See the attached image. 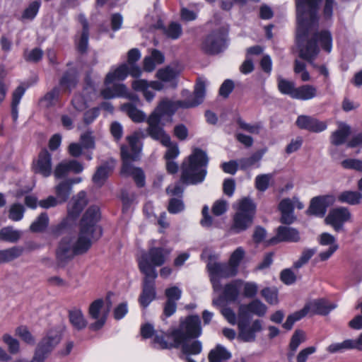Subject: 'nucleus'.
Listing matches in <instances>:
<instances>
[{
  "label": "nucleus",
  "instance_id": "obj_1",
  "mask_svg": "<svg viewBox=\"0 0 362 362\" xmlns=\"http://www.w3.org/2000/svg\"><path fill=\"white\" fill-rule=\"evenodd\" d=\"M100 218L99 207L90 206L81 220L78 236L65 235L59 241L55 250L59 267H64L76 256L86 253L90 248L93 240L101 237L102 229L97 225Z\"/></svg>",
  "mask_w": 362,
  "mask_h": 362
},
{
  "label": "nucleus",
  "instance_id": "obj_2",
  "mask_svg": "<svg viewBox=\"0 0 362 362\" xmlns=\"http://www.w3.org/2000/svg\"><path fill=\"white\" fill-rule=\"evenodd\" d=\"M202 333L201 320L198 315H189L180 320V326L171 328L168 335V340H164L163 335L156 334L154 343L161 349L181 348L182 353L185 355L187 362L193 361L190 355L201 353L202 343L199 341H190L189 339L198 337Z\"/></svg>",
  "mask_w": 362,
  "mask_h": 362
},
{
  "label": "nucleus",
  "instance_id": "obj_3",
  "mask_svg": "<svg viewBox=\"0 0 362 362\" xmlns=\"http://www.w3.org/2000/svg\"><path fill=\"white\" fill-rule=\"evenodd\" d=\"M208 162L209 158L206 152L198 148H194L182 164L180 180L166 188L167 194L182 198L184 185H197L202 182L207 173Z\"/></svg>",
  "mask_w": 362,
  "mask_h": 362
},
{
  "label": "nucleus",
  "instance_id": "obj_4",
  "mask_svg": "<svg viewBox=\"0 0 362 362\" xmlns=\"http://www.w3.org/2000/svg\"><path fill=\"white\" fill-rule=\"evenodd\" d=\"M322 9L323 16L325 19H331L334 7L336 6L334 0H324ZM322 0H296L297 33L298 39L301 37H313L318 28L320 4Z\"/></svg>",
  "mask_w": 362,
  "mask_h": 362
},
{
  "label": "nucleus",
  "instance_id": "obj_5",
  "mask_svg": "<svg viewBox=\"0 0 362 362\" xmlns=\"http://www.w3.org/2000/svg\"><path fill=\"white\" fill-rule=\"evenodd\" d=\"M298 39L296 36V41L299 47V57L308 61L314 68L317 69L320 73L325 78L329 77V71L325 65L317 66L314 60L320 52L318 44L322 49L329 53L332 48V37L330 32L322 30L315 33L313 37H301Z\"/></svg>",
  "mask_w": 362,
  "mask_h": 362
},
{
  "label": "nucleus",
  "instance_id": "obj_6",
  "mask_svg": "<svg viewBox=\"0 0 362 362\" xmlns=\"http://www.w3.org/2000/svg\"><path fill=\"white\" fill-rule=\"evenodd\" d=\"M144 136L142 132H134L127 137L130 150L126 146L121 147L122 160L121 175L125 177H132L139 187L144 186L145 175L141 168L134 167L131 162L139 160V153L141 151L139 138Z\"/></svg>",
  "mask_w": 362,
  "mask_h": 362
},
{
  "label": "nucleus",
  "instance_id": "obj_7",
  "mask_svg": "<svg viewBox=\"0 0 362 362\" xmlns=\"http://www.w3.org/2000/svg\"><path fill=\"white\" fill-rule=\"evenodd\" d=\"M205 93L206 81L202 78H198L192 95L183 100L172 101L164 98L160 100L156 108L151 114L161 120L165 116L171 117L178 108L188 109L201 104L205 97Z\"/></svg>",
  "mask_w": 362,
  "mask_h": 362
},
{
  "label": "nucleus",
  "instance_id": "obj_8",
  "mask_svg": "<svg viewBox=\"0 0 362 362\" xmlns=\"http://www.w3.org/2000/svg\"><path fill=\"white\" fill-rule=\"evenodd\" d=\"M171 250L152 247L147 252H144L138 260L139 268L142 274L148 276L157 277L156 267L162 266L168 259Z\"/></svg>",
  "mask_w": 362,
  "mask_h": 362
},
{
  "label": "nucleus",
  "instance_id": "obj_9",
  "mask_svg": "<svg viewBox=\"0 0 362 362\" xmlns=\"http://www.w3.org/2000/svg\"><path fill=\"white\" fill-rule=\"evenodd\" d=\"M256 205L251 199H241L233 216L230 230L238 234L247 230L253 223Z\"/></svg>",
  "mask_w": 362,
  "mask_h": 362
},
{
  "label": "nucleus",
  "instance_id": "obj_10",
  "mask_svg": "<svg viewBox=\"0 0 362 362\" xmlns=\"http://www.w3.org/2000/svg\"><path fill=\"white\" fill-rule=\"evenodd\" d=\"M62 334L57 329H49L38 342L34 356L30 362H45V358L59 344Z\"/></svg>",
  "mask_w": 362,
  "mask_h": 362
},
{
  "label": "nucleus",
  "instance_id": "obj_11",
  "mask_svg": "<svg viewBox=\"0 0 362 362\" xmlns=\"http://www.w3.org/2000/svg\"><path fill=\"white\" fill-rule=\"evenodd\" d=\"M238 338L245 342L255 341L256 334L262 329V322L255 320L250 323V316H243V313L238 315Z\"/></svg>",
  "mask_w": 362,
  "mask_h": 362
},
{
  "label": "nucleus",
  "instance_id": "obj_12",
  "mask_svg": "<svg viewBox=\"0 0 362 362\" xmlns=\"http://www.w3.org/2000/svg\"><path fill=\"white\" fill-rule=\"evenodd\" d=\"M206 267L210 281L215 291H220L221 288L220 281L221 278H229L236 275L228 263L217 262L210 259Z\"/></svg>",
  "mask_w": 362,
  "mask_h": 362
},
{
  "label": "nucleus",
  "instance_id": "obj_13",
  "mask_svg": "<svg viewBox=\"0 0 362 362\" xmlns=\"http://www.w3.org/2000/svg\"><path fill=\"white\" fill-rule=\"evenodd\" d=\"M226 48V34L223 29L213 30L203 40L201 49L208 54H217Z\"/></svg>",
  "mask_w": 362,
  "mask_h": 362
},
{
  "label": "nucleus",
  "instance_id": "obj_14",
  "mask_svg": "<svg viewBox=\"0 0 362 362\" xmlns=\"http://www.w3.org/2000/svg\"><path fill=\"white\" fill-rule=\"evenodd\" d=\"M131 101L121 105V110L127 114L128 117L136 123H141L146 121V114L137 107L141 105L139 98L134 94H127Z\"/></svg>",
  "mask_w": 362,
  "mask_h": 362
},
{
  "label": "nucleus",
  "instance_id": "obj_15",
  "mask_svg": "<svg viewBox=\"0 0 362 362\" xmlns=\"http://www.w3.org/2000/svg\"><path fill=\"white\" fill-rule=\"evenodd\" d=\"M148 127L146 134L151 139L160 141L162 145H167L170 142V136L166 134L162 125L161 119L153 115H150L146 119Z\"/></svg>",
  "mask_w": 362,
  "mask_h": 362
},
{
  "label": "nucleus",
  "instance_id": "obj_16",
  "mask_svg": "<svg viewBox=\"0 0 362 362\" xmlns=\"http://www.w3.org/2000/svg\"><path fill=\"white\" fill-rule=\"evenodd\" d=\"M351 214L349 210L344 206H340L332 209L327 217L325 222L331 226L337 232L344 229V223L351 219Z\"/></svg>",
  "mask_w": 362,
  "mask_h": 362
},
{
  "label": "nucleus",
  "instance_id": "obj_17",
  "mask_svg": "<svg viewBox=\"0 0 362 362\" xmlns=\"http://www.w3.org/2000/svg\"><path fill=\"white\" fill-rule=\"evenodd\" d=\"M107 301L108 302V310H110L112 303L110 300V296H107ZM103 305V300L98 299L94 300L89 307V315L95 320H97L94 323L90 325V328L93 330H98L101 329L105 323L107 315L109 310L104 313L100 317V310Z\"/></svg>",
  "mask_w": 362,
  "mask_h": 362
},
{
  "label": "nucleus",
  "instance_id": "obj_18",
  "mask_svg": "<svg viewBox=\"0 0 362 362\" xmlns=\"http://www.w3.org/2000/svg\"><path fill=\"white\" fill-rule=\"evenodd\" d=\"M144 276L142 291L139 298V302L141 306L146 308L156 298L155 280L157 277L148 276V275Z\"/></svg>",
  "mask_w": 362,
  "mask_h": 362
},
{
  "label": "nucleus",
  "instance_id": "obj_19",
  "mask_svg": "<svg viewBox=\"0 0 362 362\" xmlns=\"http://www.w3.org/2000/svg\"><path fill=\"white\" fill-rule=\"evenodd\" d=\"M334 199L332 196H319L313 197L307 210L308 214L322 217L325 215L327 208L332 204Z\"/></svg>",
  "mask_w": 362,
  "mask_h": 362
},
{
  "label": "nucleus",
  "instance_id": "obj_20",
  "mask_svg": "<svg viewBox=\"0 0 362 362\" xmlns=\"http://www.w3.org/2000/svg\"><path fill=\"white\" fill-rule=\"evenodd\" d=\"M300 239L299 232L296 229L281 226L277 228L276 235L270 240V243L276 244L279 242L297 243Z\"/></svg>",
  "mask_w": 362,
  "mask_h": 362
},
{
  "label": "nucleus",
  "instance_id": "obj_21",
  "mask_svg": "<svg viewBox=\"0 0 362 362\" xmlns=\"http://www.w3.org/2000/svg\"><path fill=\"white\" fill-rule=\"evenodd\" d=\"M35 173L44 177H49L52 173V156L47 149H43L39 153L38 158L34 164Z\"/></svg>",
  "mask_w": 362,
  "mask_h": 362
},
{
  "label": "nucleus",
  "instance_id": "obj_22",
  "mask_svg": "<svg viewBox=\"0 0 362 362\" xmlns=\"http://www.w3.org/2000/svg\"><path fill=\"white\" fill-rule=\"evenodd\" d=\"M296 123L299 128L313 132H321L327 128L325 122L307 115L298 116Z\"/></svg>",
  "mask_w": 362,
  "mask_h": 362
},
{
  "label": "nucleus",
  "instance_id": "obj_23",
  "mask_svg": "<svg viewBox=\"0 0 362 362\" xmlns=\"http://www.w3.org/2000/svg\"><path fill=\"white\" fill-rule=\"evenodd\" d=\"M96 96V91L93 86L86 87L82 94H76L74 96L71 103L73 107L78 111H82L87 107L88 100H93Z\"/></svg>",
  "mask_w": 362,
  "mask_h": 362
},
{
  "label": "nucleus",
  "instance_id": "obj_24",
  "mask_svg": "<svg viewBox=\"0 0 362 362\" xmlns=\"http://www.w3.org/2000/svg\"><path fill=\"white\" fill-rule=\"evenodd\" d=\"M88 203L86 193L84 191L79 192L74 196L68 205V216L75 219L81 214Z\"/></svg>",
  "mask_w": 362,
  "mask_h": 362
},
{
  "label": "nucleus",
  "instance_id": "obj_25",
  "mask_svg": "<svg viewBox=\"0 0 362 362\" xmlns=\"http://www.w3.org/2000/svg\"><path fill=\"white\" fill-rule=\"evenodd\" d=\"M267 310V306L259 300L255 299L247 305H241L238 314L243 313V316H249L248 313H253L257 316H264Z\"/></svg>",
  "mask_w": 362,
  "mask_h": 362
},
{
  "label": "nucleus",
  "instance_id": "obj_26",
  "mask_svg": "<svg viewBox=\"0 0 362 362\" xmlns=\"http://www.w3.org/2000/svg\"><path fill=\"white\" fill-rule=\"evenodd\" d=\"M242 284L243 281L241 280L236 279L225 285L223 291V297L226 302L233 303L237 300Z\"/></svg>",
  "mask_w": 362,
  "mask_h": 362
},
{
  "label": "nucleus",
  "instance_id": "obj_27",
  "mask_svg": "<svg viewBox=\"0 0 362 362\" xmlns=\"http://www.w3.org/2000/svg\"><path fill=\"white\" fill-rule=\"evenodd\" d=\"M304 307H308L309 313H311L312 315L317 314L325 315H327L331 310L334 309L336 305L329 303L324 299H320L311 303L307 304Z\"/></svg>",
  "mask_w": 362,
  "mask_h": 362
},
{
  "label": "nucleus",
  "instance_id": "obj_28",
  "mask_svg": "<svg viewBox=\"0 0 362 362\" xmlns=\"http://www.w3.org/2000/svg\"><path fill=\"white\" fill-rule=\"evenodd\" d=\"M350 134L351 127L343 122H340L338 129L331 135V143L334 146L341 145L345 143Z\"/></svg>",
  "mask_w": 362,
  "mask_h": 362
},
{
  "label": "nucleus",
  "instance_id": "obj_29",
  "mask_svg": "<svg viewBox=\"0 0 362 362\" xmlns=\"http://www.w3.org/2000/svg\"><path fill=\"white\" fill-rule=\"evenodd\" d=\"M128 74L130 75V66L127 64H122L114 71H110L107 74L105 79V84L108 86L114 83L115 81H122L126 78Z\"/></svg>",
  "mask_w": 362,
  "mask_h": 362
},
{
  "label": "nucleus",
  "instance_id": "obj_30",
  "mask_svg": "<svg viewBox=\"0 0 362 362\" xmlns=\"http://www.w3.org/2000/svg\"><path fill=\"white\" fill-rule=\"evenodd\" d=\"M127 94V87L121 83H114L112 87H107L100 91V95L105 99H111L116 97H126Z\"/></svg>",
  "mask_w": 362,
  "mask_h": 362
},
{
  "label": "nucleus",
  "instance_id": "obj_31",
  "mask_svg": "<svg viewBox=\"0 0 362 362\" xmlns=\"http://www.w3.org/2000/svg\"><path fill=\"white\" fill-rule=\"evenodd\" d=\"M317 95V88L313 85L305 84L297 87L293 99L309 100Z\"/></svg>",
  "mask_w": 362,
  "mask_h": 362
},
{
  "label": "nucleus",
  "instance_id": "obj_32",
  "mask_svg": "<svg viewBox=\"0 0 362 362\" xmlns=\"http://www.w3.org/2000/svg\"><path fill=\"white\" fill-rule=\"evenodd\" d=\"M337 200L340 203L352 206L358 205L362 202V193L359 191L346 190L337 196Z\"/></svg>",
  "mask_w": 362,
  "mask_h": 362
},
{
  "label": "nucleus",
  "instance_id": "obj_33",
  "mask_svg": "<svg viewBox=\"0 0 362 362\" xmlns=\"http://www.w3.org/2000/svg\"><path fill=\"white\" fill-rule=\"evenodd\" d=\"M141 57L140 52L136 48L131 49L128 52L127 63V64L130 66V76L134 78L139 77L141 74V68L136 64V62Z\"/></svg>",
  "mask_w": 362,
  "mask_h": 362
},
{
  "label": "nucleus",
  "instance_id": "obj_34",
  "mask_svg": "<svg viewBox=\"0 0 362 362\" xmlns=\"http://www.w3.org/2000/svg\"><path fill=\"white\" fill-rule=\"evenodd\" d=\"M54 192L59 203H65L72 192L71 184L66 180H62L54 186Z\"/></svg>",
  "mask_w": 362,
  "mask_h": 362
},
{
  "label": "nucleus",
  "instance_id": "obj_35",
  "mask_svg": "<svg viewBox=\"0 0 362 362\" xmlns=\"http://www.w3.org/2000/svg\"><path fill=\"white\" fill-rule=\"evenodd\" d=\"M24 251L21 246H13L8 249L0 250V264L11 262L21 257Z\"/></svg>",
  "mask_w": 362,
  "mask_h": 362
},
{
  "label": "nucleus",
  "instance_id": "obj_36",
  "mask_svg": "<svg viewBox=\"0 0 362 362\" xmlns=\"http://www.w3.org/2000/svg\"><path fill=\"white\" fill-rule=\"evenodd\" d=\"M277 86L278 90L281 94L287 95L293 99V96L297 88L293 81H288L279 76L277 78Z\"/></svg>",
  "mask_w": 362,
  "mask_h": 362
},
{
  "label": "nucleus",
  "instance_id": "obj_37",
  "mask_svg": "<svg viewBox=\"0 0 362 362\" xmlns=\"http://www.w3.org/2000/svg\"><path fill=\"white\" fill-rule=\"evenodd\" d=\"M170 331V329H168L166 333H164L163 332H159L158 331H156L153 328V326L149 323H146V324L142 325L141 327V334L142 337L144 339H149V338L153 337V340H154L155 336L156 334L163 335L164 340H168V333ZM152 342L155 347L160 349L158 344L154 343L153 341H152Z\"/></svg>",
  "mask_w": 362,
  "mask_h": 362
},
{
  "label": "nucleus",
  "instance_id": "obj_38",
  "mask_svg": "<svg viewBox=\"0 0 362 362\" xmlns=\"http://www.w3.org/2000/svg\"><path fill=\"white\" fill-rule=\"evenodd\" d=\"M25 89L22 86H18L12 93L11 116L14 122L18 119V106L24 95Z\"/></svg>",
  "mask_w": 362,
  "mask_h": 362
},
{
  "label": "nucleus",
  "instance_id": "obj_39",
  "mask_svg": "<svg viewBox=\"0 0 362 362\" xmlns=\"http://www.w3.org/2000/svg\"><path fill=\"white\" fill-rule=\"evenodd\" d=\"M21 237V232L12 227H4L0 230V240L9 243H16Z\"/></svg>",
  "mask_w": 362,
  "mask_h": 362
},
{
  "label": "nucleus",
  "instance_id": "obj_40",
  "mask_svg": "<svg viewBox=\"0 0 362 362\" xmlns=\"http://www.w3.org/2000/svg\"><path fill=\"white\" fill-rule=\"evenodd\" d=\"M230 357V353L220 345H218L214 349H212L209 354V360L210 362H221L228 360Z\"/></svg>",
  "mask_w": 362,
  "mask_h": 362
},
{
  "label": "nucleus",
  "instance_id": "obj_41",
  "mask_svg": "<svg viewBox=\"0 0 362 362\" xmlns=\"http://www.w3.org/2000/svg\"><path fill=\"white\" fill-rule=\"evenodd\" d=\"M305 341V334L301 329H296L291 339L289 344L290 352L288 353V357H292L294 355V353L298 349L300 344Z\"/></svg>",
  "mask_w": 362,
  "mask_h": 362
},
{
  "label": "nucleus",
  "instance_id": "obj_42",
  "mask_svg": "<svg viewBox=\"0 0 362 362\" xmlns=\"http://www.w3.org/2000/svg\"><path fill=\"white\" fill-rule=\"evenodd\" d=\"M309 313V308L303 307L301 310L289 315L286 322L283 324V327L287 330L292 329L294 323Z\"/></svg>",
  "mask_w": 362,
  "mask_h": 362
},
{
  "label": "nucleus",
  "instance_id": "obj_43",
  "mask_svg": "<svg viewBox=\"0 0 362 362\" xmlns=\"http://www.w3.org/2000/svg\"><path fill=\"white\" fill-rule=\"evenodd\" d=\"M49 217L47 213H41L37 218L32 223L30 230L33 233L44 231L49 225Z\"/></svg>",
  "mask_w": 362,
  "mask_h": 362
},
{
  "label": "nucleus",
  "instance_id": "obj_44",
  "mask_svg": "<svg viewBox=\"0 0 362 362\" xmlns=\"http://www.w3.org/2000/svg\"><path fill=\"white\" fill-rule=\"evenodd\" d=\"M69 321L74 328L82 329L86 326V321L80 310L74 309L69 311Z\"/></svg>",
  "mask_w": 362,
  "mask_h": 362
},
{
  "label": "nucleus",
  "instance_id": "obj_45",
  "mask_svg": "<svg viewBox=\"0 0 362 362\" xmlns=\"http://www.w3.org/2000/svg\"><path fill=\"white\" fill-rule=\"evenodd\" d=\"M245 256V251L242 247H237L231 254L228 264L234 270L235 274H238V267L240 264V262L244 259Z\"/></svg>",
  "mask_w": 362,
  "mask_h": 362
},
{
  "label": "nucleus",
  "instance_id": "obj_46",
  "mask_svg": "<svg viewBox=\"0 0 362 362\" xmlns=\"http://www.w3.org/2000/svg\"><path fill=\"white\" fill-rule=\"evenodd\" d=\"M59 88H54L50 91L47 93L45 96L40 100V103L45 107H50L54 106L58 103L59 98Z\"/></svg>",
  "mask_w": 362,
  "mask_h": 362
},
{
  "label": "nucleus",
  "instance_id": "obj_47",
  "mask_svg": "<svg viewBox=\"0 0 362 362\" xmlns=\"http://www.w3.org/2000/svg\"><path fill=\"white\" fill-rule=\"evenodd\" d=\"M110 171L111 169L107 164L100 166L93 176V182L101 187L108 177Z\"/></svg>",
  "mask_w": 362,
  "mask_h": 362
},
{
  "label": "nucleus",
  "instance_id": "obj_48",
  "mask_svg": "<svg viewBox=\"0 0 362 362\" xmlns=\"http://www.w3.org/2000/svg\"><path fill=\"white\" fill-rule=\"evenodd\" d=\"M262 155L259 153H255L248 158H243L238 160L239 168L240 170H245L257 164V167L259 165L258 163L262 159Z\"/></svg>",
  "mask_w": 362,
  "mask_h": 362
},
{
  "label": "nucleus",
  "instance_id": "obj_49",
  "mask_svg": "<svg viewBox=\"0 0 362 362\" xmlns=\"http://www.w3.org/2000/svg\"><path fill=\"white\" fill-rule=\"evenodd\" d=\"M41 6L40 1L31 2L22 13V20H33L37 16Z\"/></svg>",
  "mask_w": 362,
  "mask_h": 362
},
{
  "label": "nucleus",
  "instance_id": "obj_50",
  "mask_svg": "<svg viewBox=\"0 0 362 362\" xmlns=\"http://www.w3.org/2000/svg\"><path fill=\"white\" fill-rule=\"evenodd\" d=\"M358 348V346L354 345V343L351 340H345L341 343H335L330 344L327 350L329 353L334 354L337 352H342L346 349Z\"/></svg>",
  "mask_w": 362,
  "mask_h": 362
},
{
  "label": "nucleus",
  "instance_id": "obj_51",
  "mask_svg": "<svg viewBox=\"0 0 362 362\" xmlns=\"http://www.w3.org/2000/svg\"><path fill=\"white\" fill-rule=\"evenodd\" d=\"M164 33L168 37L177 40L181 36L182 29L180 24L172 22L167 28H164Z\"/></svg>",
  "mask_w": 362,
  "mask_h": 362
},
{
  "label": "nucleus",
  "instance_id": "obj_52",
  "mask_svg": "<svg viewBox=\"0 0 362 362\" xmlns=\"http://www.w3.org/2000/svg\"><path fill=\"white\" fill-rule=\"evenodd\" d=\"M272 174H261L255 177V187L258 191L265 192L269 186L270 180L272 179Z\"/></svg>",
  "mask_w": 362,
  "mask_h": 362
},
{
  "label": "nucleus",
  "instance_id": "obj_53",
  "mask_svg": "<svg viewBox=\"0 0 362 362\" xmlns=\"http://www.w3.org/2000/svg\"><path fill=\"white\" fill-rule=\"evenodd\" d=\"M178 75L176 69L168 66L165 69H160L157 72V77L163 81H171Z\"/></svg>",
  "mask_w": 362,
  "mask_h": 362
},
{
  "label": "nucleus",
  "instance_id": "obj_54",
  "mask_svg": "<svg viewBox=\"0 0 362 362\" xmlns=\"http://www.w3.org/2000/svg\"><path fill=\"white\" fill-rule=\"evenodd\" d=\"M25 209L21 204H13L9 209L8 218L13 221H21L24 214Z\"/></svg>",
  "mask_w": 362,
  "mask_h": 362
},
{
  "label": "nucleus",
  "instance_id": "obj_55",
  "mask_svg": "<svg viewBox=\"0 0 362 362\" xmlns=\"http://www.w3.org/2000/svg\"><path fill=\"white\" fill-rule=\"evenodd\" d=\"M16 334L25 343L34 345L35 343V339L28 330L27 327L21 326L16 329Z\"/></svg>",
  "mask_w": 362,
  "mask_h": 362
},
{
  "label": "nucleus",
  "instance_id": "obj_56",
  "mask_svg": "<svg viewBox=\"0 0 362 362\" xmlns=\"http://www.w3.org/2000/svg\"><path fill=\"white\" fill-rule=\"evenodd\" d=\"M77 83L76 76L74 72H66L60 80V85L65 88L71 90Z\"/></svg>",
  "mask_w": 362,
  "mask_h": 362
},
{
  "label": "nucleus",
  "instance_id": "obj_57",
  "mask_svg": "<svg viewBox=\"0 0 362 362\" xmlns=\"http://www.w3.org/2000/svg\"><path fill=\"white\" fill-rule=\"evenodd\" d=\"M261 294L265 300L272 305L277 304L278 303V292L276 288H265L262 290Z\"/></svg>",
  "mask_w": 362,
  "mask_h": 362
},
{
  "label": "nucleus",
  "instance_id": "obj_58",
  "mask_svg": "<svg viewBox=\"0 0 362 362\" xmlns=\"http://www.w3.org/2000/svg\"><path fill=\"white\" fill-rule=\"evenodd\" d=\"M185 209V204L182 198H171L169 200L168 211L170 214H177Z\"/></svg>",
  "mask_w": 362,
  "mask_h": 362
},
{
  "label": "nucleus",
  "instance_id": "obj_59",
  "mask_svg": "<svg viewBox=\"0 0 362 362\" xmlns=\"http://www.w3.org/2000/svg\"><path fill=\"white\" fill-rule=\"evenodd\" d=\"M163 146L168 148L164 156L166 160H173L180 154L177 144L175 142H172L170 138L169 144Z\"/></svg>",
  "mask_w": 362,
  "mask_h": 362
},
{
  "label": "nucleus",
  "instance_id": "obj_60",
  "mask_svg": "<svg viewBox=\"0 0 362 362\" xmlns=\"http://www.w3.org/2000/svg\"><path fill=\"white\" fill-rule=\"evenodd\" d=\"M237 123L242 129H243L246 132H248L251 134H258L259 133L260 129L262 127L261 123H256L255 124H250L246 123L241 118H238L237 119Z\"/></svg>",
  "mask_w": 362,
  "mask_h": 362
},
{
  "label": "nucleus",
  "instance_id": "obj_61",
  "mask_svg": "<svg viewBox=\"0 0 362 362\" xmlns=\"http://www.w3.org/2000/svg\"><path fill=\"white\" fill-rule=\"evenodd\" d=\"M341 166L345 169H351L358 172H362V160L359 159H345L341 162Z\"/></svg>",
  "mask_w": 362,
  "mask_h": 362
},
{
  "label": "nucleus",
  "instance_id": "obj_62",
  "mask_svg": "<svg viewBox=\"0 0 362 362\" xmlns=\"http://www.w3.org/2000/svg\"><path fill=\"white\" fill-rule=\"evenodd\" d=\"M182 293V290L175 286L170 287L165 291L167 300L175 303L181 298Z\"/></svg>",
  "mask_w": 362,
  "mask_h": 362
},
{
  "label": "nucleus",
  "instance_id": "obj_63",
  "mask_svg": "<svg viewBox=\"0 0 362 362\" xmlns=\"http://www.w3.org/2000/svg\"><path fill=\"white\" fill-rule=\"evenodd\" d=\"M280 279L286 285H291L296 281V276L291 269H285L281 272Z\"/></svg>",
  "mask_w": 362,
  "mask_h": 362
},
{
  "label": "nucleus",
  "instance_id": "obj_64",
  "mask_svg": "<svg viewBox=\"0 0 362 362\" xmlns=\"http://www.w3.org/2000/svg\"><path fill=\"white\" fill-rule=\"evenodd\" d=\"M69 173L66 160H63L57 164L54 170V176L56 179L66 177Z\"/></svg>",
  "mask_w": 362,
  "mask_h": 362
}]
</instances>
